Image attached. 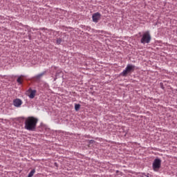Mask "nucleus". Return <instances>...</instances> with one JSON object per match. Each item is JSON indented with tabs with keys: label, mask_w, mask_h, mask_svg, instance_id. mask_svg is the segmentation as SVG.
I'll use <instances>...</instances> for the list:
<instances>
[{
	"label": "nucleus",
	"mask_w": 177,
	"mask_h": 177,
	"mask_svg": "<svg viewBox=\"0 0 177 177\" xmlns=\"http://www.w3.org/2000/svg\"><path fill=\"white\" fill-rule=\"evenodd\" d=\"M135 65L128 64L125 69L120 73V77H128V75L132 74L135 71Z\"/></svg>",
	"instance_id": "obj_2"
},
{
	"label": "nucleus",
	"mask_w": 177,
	"mask_h": 177,
	"mask_svg": "<svg viewBox=\"0 0 177 177\" xmlns=\"http://www.w3.org/2000/svg\"><path fill=\"white\" fill-rule=\"evenodd\" d=\"M86 142L87 143L88 147H91V145H94V143H96V141L94 140H86Z\"/></svg>",
	"instance_id": "obj_10"
},
{
	"label": "nucleus",
	"mask_w": 177,
	"mask_h": 177,
	"mask_svg": "<svg viewBox=\"0 0 177 177\" xmlns=\"http://www.w3.org/2000/svg\"><path fill=\"white\" fill-rule=\"evenodd\" d=\"M60 74H62V71H57L55 74V77H59L60 75Z\"/></svg>",
	"instance_id": "obj_15"
},
{
	"label": "nucleus",
	"mask_w": 177,
	"mask_h": 177,
	"mask_svg": "<svg viewBox=\"0 0 177 177\" xmlns=\"http://www.w3.org/2000/svg\"><path fill=\"white\" fill-rule=\"evenodd\" d=\"M28 92H30L28 95L30 99H34L35 97V93H37V90H32L31 88H29Z\"/></svg>",
	"instance_id": "obj_8"
},
{
	"label": "nucleus",
	"mask_w": 177,
	"mask_h": 177,
	"mask_svg": "<svg viewBox=\"0 0 177 177\" xmlns=\"http://www.w3.org/2000/svg\"><path fill=\"white\" fill-rule=\"evenodd\" d=\"M55 167H58L57 162H55Z\"/></svg>",
	"instance_id": "obj_17"
},
{
	"label": "nucleus",
	"mask_w": 177,
	"mask_h": 177,
	"mask_svg": "<svg viewBox=\"0 0 177 177\" xmlns=\"http://www.w3.org/2000/svg\"><path fill=\"white\" fill-rule=\"evenodd\" d=\"M46 75V71L32 77L31 78V81H33L34 82H39V81H41V80H42V77H44V75Z\"/></svg>",
	"instance_id": "obj_5"
},
{
	"label": "nucleus",
	"mask_w": 177,
	"mask_h": 177,
	"mask_svg": "<svg viewBox=\"0 0 177 177\" xmlns=\"http://www.w3.org/2000/svg\"><path fill=\"white\" fill-rule=\"evenodd\" d=\"M151 41V35H150V31H146L142 35L140 39V43L143 45L146 44H150Z\"/></svg>",
	"instance_id": "obj_3"
},
{
	"label": "nucleus",
	"mask_w": 177,
	"mask_h": 177,
	"mask_svg": "<svg viewBox=\"0 0 177 177\" xmlns=\"http://www.w3.org/2000/svg\"><path fill=\"white\" fill-rule=\"evenodd\" d=\"M160 86L161 89H162L163 91H165V87L164 86L163 82L160 83Z\"/></svg>",
	"instance_id": "obj_14"
},
{
	"label": "nucleus",
	"mask_w": 177,
	"mask_h": 177,
	"mask_svg": "<svg viewBox=\"0 0 177 177\" xmlns=\"http://www.w3.org/2000/svg\"><path fill=\"white\" fill-rule=\"evenodd\" d=\"M25 129L31 132H35L37 131V124H38V118L29 116L25 119Z\"/></svg>",
	"instance_id": "obj_1"
},
{
	"label": "nucleus",
	"mask_w": 177,
	"mask_h": 177,
	"mask_svg": "<svg viewBox=\"0 0 177 177\" xmlns=\"http://www.w3.org/2000/svg\"><path fill=\"white\" fill-rule=\"evenodd\" d=\"M28 39H30V40L32 39V38H31V35H28Z\"/></svg>",
	"instance_id": "obj_16"
},
{
	"label": "nucleus",
	"mask_w": 177,
	"mask_h": 177,
	"mask_svg": "<svg viewBox=\"0 0 177 177\" xmlns=\"http://www.w3.org/2000/svg\"><path fill=\"white\" fill-rule=\"evenodd\" d=\"M62 38L57 39V45H60L62 44Z\"/></svg>",
	"instance_id": "obj_13"
},
{
	"label": "nucleus",
	"mask_w": 177,
	"mask_h": 177,
	"mask_svg": "<svg viewBox=\"0 0 177 177\" xmlns=\"http://www.w3.org/2000/svg\"><path fill=\"white\" fill-rule=\"evenodd\" d=\"M34 174H35V169H32L30 173L28 175V177H33L34 176Z\"/></svg>",
	"instance_id": "obj_12"
},
{
	"label": "nucleus",
	"mask_w": 177,
	"mask_h": 177,
	"mask_svg": "<svg viewBox=\"0 0 177 177\" xmlns=\"http://www.w3.org/2000/svg\"><path fill=\"white\" fill-rule=\"evenodd\" d=\"M56 80H57V77H55L54 78V81H56Z\"/></svg>",
	"instance_id": "obj_18"
},
{
	"label": "nucleus",
	"mask_w": 177,
	"mask_h": 177,
	"mask_svg": "<svg viewBox=\"0 0 177 177\" xmlns=\"http://www.w3.org/2000/svg\"><path fill=\"white\" fill-rule=\"evenodd\" d=\"M13 104L15 107H20L23 104V101L19 98H16L13 100Z\"/></svg>",
	"instance_id": "obj_7"
},
{
	"label": "nucleus",
	"mask_w": 177,
	"mask_h": 177,
	"mask_svg": "<svg viewBox=\"0 0 177 177\" xmlns=\"http://www.w3.org/2000/svg\"><path fill=\"white\" fill-rule=\"evenodd\" d=\"M161 159L159 158H156L154 159L153 163H152V168L153 171H157L161 168Z\"/></svg>",
	"instance_id": "obj_4"
},
{
	"label": "nucleus",
	"mask_w": 177,
	"mask_h": 177,
	"mask_svg": "<svg viewBox=\"0 0 177 177\" xmlns=\"http://www.w3.org/2000/svg\"><path fill=\"white\" fill-rule=\"evenodd\" d=\"M80 109H81V104H75V111H80Z\"/></svg>",
	"instance_id": "obj_11"
},
{
	"label": "nucleus",
	"mask_w": 177,
	"mask_h": 177,
	"mask_svg": "<svg viewBox=\"0 0 177 177\" xmlns=\"http://www.w3.org/2000/svg\"><path fill=\"white\" fill-rule=\"evenodd\" d=\"M92 19L93 23H99V20L102 19V14H100V12H95L93 14Z\"/></svg>",
	"instance_id": "obj_6"
},
{
	"label": "nucleus",
	"mask_w": 177,
	"mask_h": 177,
	"mask_svg": "<svg viewBox=\"0 0 177 177\" xmlns=\"http://www.w3.org/2000/svg\"><path fill=\"white\" fill-rule=\"evenodd\" d=\"M24 75H21L20 76H18V78L17 79V82L19 84V85H23V81H24Z\"/></svg>",
	"instance_id": "obj_9"
}]
</instances>
